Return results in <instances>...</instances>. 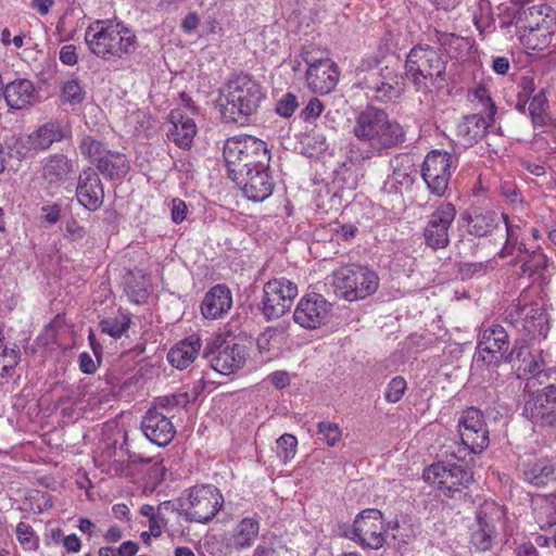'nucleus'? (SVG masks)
I'll return each instance as SVG.
<instances>
[{"label": "nucleus", "instance_id": "obj_1", "mask_svg": "<svg viewBox=\"0 0 556 556\" xmlns=\"http://www.w3.org/2000/svg\"><path fill=\"white\" fill-rule=\"evenodd\" d=\"M266 98L264 87L252 76L237 75L220 90L217 103L226 124L245 126Z\"/></svg>", "mask_w": 556, "mask_h": 556}, {"label": "nucleus", "instance_id": "obj_2", "mask_svg": "<svg viewBox=\"0 0 556 556\" xmlns=\"http://www.w3.org/2000/svg\"><path fill=\"white\" fill-rule=\"evenodd\" d=\"M351 134L378 153L397 148L406 140L403 126L391 119L384 110L372 105L355 113Z\"/></svg>", "mask_w": 556, "mask_h": 556}, {"label": "nucleus", "instance_id": "obj_3", "mask_svg": "<svg viewBox=\"0 0 556 556\" xmlns=\"http://www.w3.org/2000/svg\"><path fill=\"white\" fill-rule=\"evenodd\" d=\"M446 66L447 58L441 49L420 42L406 55L405 77L417 92L429 94L445 86Z\"/></svg>", "mask_w": 556, "mask_h": 556}, {"label": "nucleus", "instance_id": "obj_4", "mask_svg": "<svg viewBox=\"0 0 556 556\" xmlns=\"http://www.w3.org/2000/svg\"><path fill=\"white\" fill-rule=\"evenodd\" d=\"M89 50L103 60L122 59L137 49V37L121 23L96 21L85 33Z\"/></svg>", "mask_w": 556, "mask_h": 556}, {"label": "nucleus", "instance_id": "obj_5", "mask_svg": "<svg viewBox=\"0 0 556 556\" xmlns=\"http://www.w3.org/2000/svg\"><path fill=\"white\" fill-rule=\"evenodd\" d=\"M223 155L226 162L228 177L241 175L262 166H269L270 154L266 142L244 135L227 139Z\"/></svg>", "mask_w": 556, "mask_h": 556}, {"label": "nucleus", "instance_id": "obj_6", "mask_svg": "<svg viewBox=\"0 0 556 556\" xmlns=\"http://www.w3.org/2000/svg\"><path fill=\"white\" fill-rule=\"evenodd\" d=\"M332 286L339 296L353 302L375 293L379 286V278L368 267L351 264L333 271Z\"/></svg>", "mask_w": 556, "mask_h": 556}, {"label": "nucleus", "instance_id": "obj_7", "mask_svg": "<svg viewBox=\"0 0 556 556\" xmlns=\"http://www.w3.org/2000/svg\"><path fill=\"white\" fill-rule=\"evenodd\" d=\"M551 11L547 5H533L519 11L515 16L521 37L527 39L533 49L547 45L556 29L555 18L549 15Z\"/></svg>", "mask_w": 556, "mask_h": 556}, {"label": "nucleus", "instance_id": "obj_8", "mask_svg": "<svg viewBox=\"0 0 556 556\" xmlns=\"http://www.w3.org/2000/svg\"><path fill=\"white\" fill-rule=\"evenodd\" d=\"M80 152L88 157L106 178L117 180L126 176L130 165L125 154L109 150L105 144L90 136L81 139Z\"/></svg>", "mask_w": 556, "mask_h": 556}, {"label": "nucleus", "instance_id": "obj_9", "mask_svg": "<svg viewBox=\"0 0 556 556\" xmlns=\"http://www.w3.org/2000/svg\"><path fill=\"white\" fill-rule=\"evenodd\" d=\"M223 505L219 490L213 485H197L189 490L181 503L187 521L205 523L212 520Z\"/></svg>", "mask_w": 556, "mask_h": 556}, {"label": "nucleus", "instance_id": "obj_10", "mask_svg": "<svg viewBox=\"0 0 556 556\" xmlns=\"http://www.w3.org/2000/svg\"><path fill=\"white\" fill-rule=\"evenodd\" d=\"M298 295V286L285 278H274L265 282L261 311L266 320H275L288 313Z\"/></svg>", "mask_w": 556, "mask_h": 556}, {"label": "nucleus", "instance_id": "obj_11", "mask_svg": "<svg viewBox=\"0 0 556 556\" xmlns=\"http://www.w3.org/2000/svg\"><path fill=\"white\" fill-rule=\"evenodd\" d=\"M424 479L443 495L453 497L473 481V475L462 465L437 463L424 470Z\"/></svg>", "mask_w": 556, "mask_h": 556}, {"label": "nucleus", "instance_id": "obj_12", "mask_svg": "<svg viewBox=\"0 0 556 556\" xmlns=\"http://www.w3.org/2000/svg\"><path fill=\"white\" fill-rule=\"evenodd\" d=\"M387 528L380 510L370 508L359 513L353 522V540L363 547L379 549L386 543Z\"/></svg>", "mask_w": 556, "mask_h": 556}, {"label": "nucleus", "instance_id": "obj_13", "mask_svg": "<svg viewBox=\"0 0 556 556\" xmlns=\"http://www.w3.org/2000/svg\"><path fill=\"white\" fill-rule=\"evenodd\" d=\"M452 159L450 153L437 150L427 154L421 177L432 194L442 197L445 193L451 179Z\"/></svg>", "mask_w": 556, "mask_h": 556}, {"label": "nucleus", "instance_id": "obj_14", "mask_svg": "<svg viewBox=\"0 0 556 556\" xmlns=\"http://www.w3.org/2000/svg\"><path fill=\"white\" fill-rule=\"evenodd\" d=\"M458 426L462 443L470 453L478 454L488 447L489 430L480 409L476 407L465 409Z\"/></svg>", "mask_w": 556, "mask_h": 556}, {"label": "nucleus", "instance_id": "obj_15", "mask_svg": "<svg viewBox=\"0 0 556 556\" xmlns=\"http://www.w3.org/2000/svg\"><path fill=\"white\" fill-rule=\"evenodd\" d=\"M523 415L535 424H556V387L551 384L543 390L528 394Z\"/></svg>", "mask_w": 556, "mask_h": 556}, {"label": "nucleus", "instance_id": "obj_16", "mask_svg": "<svg viewBox=\"0 0 556 556\" xmlns=\"http://www.w3.org/2000/svg\"><path fill=\"white\" fill-rule=\"evenodd\" d=\"M363 84L367 93H372V97L381 102L397 98L403 90L402 76L390 66L369 72Z\"/></svg>", "mask_w": 556, "mask_h": 556}, {"label": "nucleus", "instance_id": "obj_17", "mask_svg": "<svg viewBox=\"0 0 556 556\" xmlns=\"http://www.w3.org/2000/svg\"><path fill=\"white\" fill-rule=\"evenodd\" d=\"M304 61L308 65L306 81L309 89L321 94L330 92L339 78L334 62L329 58L315 59L307 52L304 54Z\"/></svg>", "mask_w": 556, "mask_h": 556}, {"label": "nucleus", "instance_id": "obj_18", "mask_svg": "<svg viewBox=\"0 0 556 556\" xmlns=\"http://www.w3.org/2000/svg\"><path fill=\"white\" fill-rule=\"evenodd\" d=\"M456 210L452 203H444L429 216L424 237L426 244L433 250L444 249L448 245V229L455 219Z\"/></svg>", "mask_w": 556, "mask_h": 556}, {"label": "nucleus", "instance_id": "obj_19", "mask_svg": "<svg viewBox=\"0 0 556 556\" xmlns=\"http://www.w3.org/2000/svg\"><path fill=\"white\" fill-rule=\"evenodd\" d=\"M268 168L269 166H262L229 178L236 182L249 200L261 202L267 199L274 190V181Z\"/></svg>", "mask_w": 556, "mask_h": 556}, {"label": "nucleus", "instance_id": "obj_20", "mask_svg": "<svg viewBox=\"0 0 556 556\" xmlns=\"http://www.w3.org/2000/svg\"><path fill=\"white\" fill-rule=\"evenodd\" d=\"M330 304L317 293L302 298L293 313L296 324L306 329H316L324 325L330 313Z\"/></svg>", "mask_w": 556, "mask_h": 556}, {"label": "nucleus", "instance_id": "obj_21", "mask_svg": "<svg viewBox=\"0 0 556 556\" xmlns=\"http://www.w3.org/2000/svg\"><path fill=\"white\" fill-rule=\"evenodd\" d=\"M479 355L488 365L500 364L509 350V337L501 325L485 328L478 343Z\"/></svg>", "mask_w": 556, "mask_h": 556}, {"label": "nucleus", "instance_id": "obj_22", "mask_svg": "<svg viewBox=\"0 0 556 556\" xmlns=\"http://www.w3.org/2000/svg\"><path fill=\"white\" fill-rule=\"evenodd\" d=\"M511 323L522 321L523 330L531 337L545 338L549 330L548 316L545 308L536 303L523 307L515 305L508 313Z\"/></svg>", "mask_w": 556, "mask_h": 556}, {"label": "nucleus", "instance_id": "obj_23", "mask_svg": "<svg viewBox=\"0 0 556 556\" xmlns=\"http://www.w3.org/2000/svg\"><path fill=\"white\" fill-rule=\"evenodd\" d=\"M141 429L144 435L159 446H166L176 434L170 417L156 407H151L143 416Z\"/></svg>", "mask_w": 556, "mask_h": 556}, {"label": "nucleus", "instance_id": "obj_24", "mask_svg": "<svg viewBox=\"0 0 556 556\" xmlns=\"http://www.w3.org/2000/svg\"><path fill=\"white\" fill-rule=\"evenodd\" d=\"M392 174L384 180L381 191L386 194H402L415 180L416 169L408 155H396L391 160Z\"/></svg>", "mask_w": 556, "mask_h": 556}, {"label": "nucleus", "instance_id": "obj_25", "mask_svg": "<svg viewBox=\"0 0 556 556\" xmlns=\"http://www.w3.org/2000/svg\"><path fill=\"white\" fill-rule=\"evenodd\" d=\"M76 197L78 202L91 212L101 207L104 199V190L98 174L91 168L80 173L76 188Z\"/></svg>", "mask_w": 556, "mask_h": 556}, {"label": "nucleus", "instance_id": "obj_26", "mask_svg": "<svg viewBox=\"0 0 556 556\" xmlns=\"http://www.w3.org/2000/svg\"><path fill=\"white\" fill-rule=\"evenodd\" d=\"M169 122L172 127L167 131L168 139L181 149H189L198 131L194 121L181 109H175L169 113Z\"/></svg>", "mask_w": 556, "mask_h": 556}, {"label": "nucleus", "instance_id": "obj_27", "mask_svg": "<svg viewBox=\"0 0 556 556\" xmlns=\"http://www.w3.org/2000/svg\"><path fill=\"white\" fill-rule=\"evenodd\" d=\"M232 306L230 289L225 285L211 288L201 304L202 315L207 319H217L229 312Z\"/></svg>", "mask_w": 556, "mask_h": 556}, {"label": "nucleus", "instance_id": "obj_28", "mask_svg": "<svg viewBox=\"0 0 556 556\" xmlns=\"http://www.w3.org/2000/svg\"><path fill=\"white\" fill-rule=\"evenodd\" d=\"M247 356L245 346L235 343L232 345L219 346L210 362L214 370L223 375H229L244 365Z\"/></svg>", "mask_w": 556, "mask_h": 556}, {"label": "nucleus", "instance_id": "obj_29", "mask_svg": "<svg viewBox=\"0 0 556 556\" xmlns=\"http://www.w3.org/2000/svg\"><path fill=\"white\" fill-rule=\"evenodd\" d=\"M70 134L71 129L66 124L59 121H49L29 135L28 144L34 150L43 151L49 149L52 143L68 137Z\"/></svg>", "mask_w": 556, "mask_h": 556}, {"label": "nucleus", "instance_id": "obj_30", "mask_svg": "<svg viewBox=\"0 0 556 556\" xmlns=\"http://www.w3.org/2000/svg\"><path fill=\"white\" fill-rule=\"evenodd\" d=\"M7 104L14 110H22L36 101V89L29 79H15L4 87Z\"/></svg>", "mask_w": 556, "mask_h": 556}, {"label": "nucleus", "instance_id": "obj_31", "mask_svg": "<svg viewBox=\"0 0 556 556\" xmlns=\"http://www.w3.org/2000/svg\"><path fill=\"white\" fill-rule=\"evenodd\" d=\"M201 340L197 336H190L173 346L168 354V362L178 369H185L197 358L200 349Z\"/></svg>", "mask_w": 556, "mask_h": 556}, {"label": "nucleus", "instance_id": "obj_32", "mask_svg": "<svg viewBox=\"0 0 556 556\" xmlns=\"http://www.w3.org/2000/svg\"><path fill=\"white\" fill-rule=\"evenodd\" d=\"M493 121L489 116L481 114H471L463 118L457 126V135L464 140L466 146H472L486 134L488 128Z\"/></svg>", "mask_w": 556, "mask_h": 556}, {"label": "nucleus", "instance_id": "obj_33", "mask_svg": "<svg viewBox=\"0 0 556 556\" xmlns=\"http://www.w3.org/2000/svg\"><path fill=\"white\" fill-rule=\"evenodd\" d=\"M523 480L534 486H544L555 480V466L548 459H535L525 464Z\"/></svg>", "mask_w": 556, "mask_h": 556}, {"label": "nucleus", "instance_id": "obj_34", "mask_svg": "<svg viewBox=\"0 0 556 556\" xmlns=\"http://www.w3.org/2000/svg\"><path fill=\"white\" fill-rule=\"evenodd\" d=\"M532 504L540 529L545 530L556 525V493L539 495Z\"/></svg>", "mask_w": 556, "mask_h": 556}, {"label": "nucleus", "instance_id": "obj_35", "mask_svg": "<svg viewBox=\"0 0 556 556\" xmlns=\"http://www.w3.org/2000/svg\"><path fill=\"white\" fill-rule=\"evenodd\" d=\"M260 532V523L253 518H243L236 527L231 536L236 549L250 547Z\"/></svg>", "mask_w": 556, "mask_h": 556}, {"label": "nucleus", "instance_id": "obj_36", "mask_svg": "<svg viewBox=\"0 0 556 556\" xmlns=\"http://www.w3.org/2000/svg\"><path fill=\"white\" fill-rule=\"evenodd\" d=\"M72 172V162L65 155H54L43 166V178L49 185L64 181Z\"/></svg>", "mask_w": 556, "mask_h": 556}, {"label": "nucleus", "instance_id": "obj_37", "mask_svg": "<svg viewBox=\"0 0 556 556\" xmlns=\"http://www.w3.org/2000/svg\"><path fill=\"white\" fill-rule=\"evenodd\" d=\"M504 511L501 506L494 502H484L478 509L476 527L488 530L489 532L496 531L497 526L502 522Z\"/></svg>", "mask_w": 556, "mask_h": 556}, {"label": "nucleus", "instance_id": "obj_38", "mask_svg": "<svg viewBox=\"0 0 556 556\" xmlns=\"http://www.w3.org/2000/svg\"><path fill=\"white\" fill-rule=\"evenodd\" d=\"M497 226V216L492 211L477 212L469 217L468 227L470 233L477 237H483L492 232Z\"/></svg>", "mask_w": 556, "mask_h": 556}, {"label": "nucleus", "instance_id": "obj_39", "mask_svg": "<svg viewBox=\"0 0 556 556\" xmlns=\"http://www.w3.org/2000/svg\"><path fill=\"white\" fill-rule=\"evenodd\" d=\"M528 110L534 126H545L551 122L548 101L543 90L531 98Z\"/></svg>", "mask_w": 556, "mask_h": 556}, {"label": "nucleus", "instance_id": "obj_40", "mask_svg": "<svg viewBox=\"0 0 556 556\" xmlns=\"http://www.w3.org/2000/svg\"><path fill=\"white\" fill-rule=\"evenodd\" d=\"M59 98L62 104L79 105L86 99V90L77 78L72 77L63 83Z\"/></svg>", "mask_w": 556, "mask_h": 556}, {"label": "nucleus", "instance_id": "obj_41", "mask_svg": "<svg viewBox=\"0 0 556 556\" xmlns=\"http://www.w3.org/2000/svg\"><path fill=\"white\" fill-rule=\"evenodd\" d=\"M515 358L523 363L529 362L528 369L533 374L542 371L539 362L530 361L529 341L526 339L517 340L511 350L506 353L504 361L511 362Z\"/></svg>", "mask_w": 556, "mask_h": 556}, {"label": "nucleus", "instance_id": "obj_42", "mask_svg": "<svg viewBox=\"0 0 556 556\" xmlns=\"http://www.w3.org/2000/svg\"><path fill=\"white\" fill-rule=\"evenodd\" d=\"M130 318L121 314L116 317H109L100 321L101 331L112 338H121L129 328Z\"/></svg>", "mask_w": 556, "mask_h": 556}, {"label": "nucleus", "instance_id": "obj_43", "mask_svg": "<svg viewBox=\"0 0 556 556\" xmlns=\"http://www.w3.org/2000/svg\"><path fill=\"white\" fill-rule=\"evenodd\" d=\"M16 538L25 549L36 551L39 546V540L35 535L33 528L25 522H20L15 529Z\"/></svg>", "mask_w": 556, "mask_h": 556}, {"label": "nucleus", "instance_id": "obj_44", "mask_svg": "<svg viewBox=\"0 0 556 556\" xmlns=\"http://www.w3.org/2000/svg\"><path fill=\"white\" fill-rule=\"evenodd\" d=\"M277 453L283 462L292 459L296 452L298 440L294 435L285 433L277 441Z\"/></svg>", "mask_w": 556, "mask_h": 556}, {"label": "nucleus", "instance_id": "obj_45", "mask_svg": "<svg viewBox=\"0 0 556 556\" xmlns=\"http://www.w3.org/2000/svg\"><path fill=\"white\" fill-rule=\"evenodd\" d=\"M546 263V255L540 249L534 250L528 258L522 261V274H528L529 276H532L534 273H538L541 269L545 268Z\"/></svg>", "mask_w": 556, "mask_h": 556}, {"label": "nucleus", "instance_id": "obj_46", "mask_svg": "<svg viewBox=\"0 0 556 556\" xmlns=\"http://www.w3.org/2000/svg\"><path fill=\"white\" fill-rule=\"evenodd\" d=\"M189 403L188 393H178L173 394L170 396H161L155 399L154 405L152 407H156L157 410L165 409L167 414L169 410L177 406H185Z\"/></svg>", "mask_w": 556, "mask_h": 556}, {"label": "nucleus", "instance_id": "obj_47", "mask_svg": "<svg viewBox=\"0 0 556 556\" xmlns=\"http://www.w3.org/2000/svg\"><path fill=\"white\" fill-rule=\"evenodd\" d=\"M317 429L328 446H334L341 440V429L334 422L320 421L317 425Z\"/></svg>", "mask_w": 556, "mask_h": 556}, {"label": "nucleus", "instance_id": "obj_48", "mask_svg": "<svg viewBox=\"0 0 556 556\" xmlns=\"http://www.w3.org/2000/svg\"><path fill=\"white\" fill-rule=\"evenodd\" d=\"M496 534V531L489 532L485 529L475 527L471 533V543L479 551H488L491 548Z\"/></svg>", "mask_w": 556, "mask_h": 556}, {"label": "nucleus", "instance_id": "obj_49", "mask_svg": "<svg viewBox=\"0 0 556 556\" xmlns=\"http://www.w3.org/2000/svg\"><path fill=\"white\" fill-rule=\"evenodd\" d=\"M407 383L403 377H394L388 384L384 392V399L389 403L399 402L404 395Z\"/></svg>", "mask_w": 556, "mask_h": 556}, {"label": "nucleus", "instance_id": "obj_50", "mask_svg": "<svg viewBox=\"0 0 556 556\" xmlns=\"http://www.w3.org/2000/svg\"><path fill=\"white\" fill-rule=\"evenodd\" d=\"M437 41L443 48L454 49H468L469 42L466 38L456 36L454 34H447L442 31H435Z\"/></svg>", "mask_w": 556, "mask_h": 556}, {"label": "nucleus", "instance_id": "obj_51", "mask_svg": "<svg viewBox=\"0 0 556 556\" xmlns=\"http://www.w3.org/2000/svg\"><path fill=\"white\" fill-rule=\"evenodd\" d=\"M299 106L296 96L288 92L277 101L276 113L282 117H290Z\"/></svg>", "mask_w": 556, "mask_h": 556}, {"label": "nucleus", "instance_id": "obj_52", "mask_svg": "<svg viewBox=\"0 0 556 556\" xmlns=\"http://www.w3.org/2000/svg\"><path fill=\"white\" fill-rule=\"evenodd\" d=\"M458 273L463 280H468L475 276H482L486 273V264L484 263H463L458 267Z\"/></svg>", "mask_w": 556, "mask_h": 556}, {"label": "nucleus", "instance_id": "obj_53", "mask_svg": "<svg viewBox=\"0 0 556 556\" xmlns=\"http://www.w3.org/2000/svg\"><path fill=\"white\" fill-rule=\"evenodd\" d=\"M61 205L58 203L47 204L41 207L39 220L41 224L52 226L60 220Z\"/></svg>", "mask_w": 556, "mask_h": 556}, {"label": "nucleus", "instance_id": "obj_54", "mask_svg": "<svg viewBox=\"0 0 556 556\" xmlns=\"http://www.w3.org/2000/svg\"><path fill=\"white\" fill-rule=\"evenodd\" d=\"M473 96L481 102L482 106L486 110V114L490 121H493L496 113V106L494 105L492 99L490 98L486 88L482 86L478 87L475 90Z\"/></svg>", "mask_w": 556, "mask_h": 556}, {"label": "nucleus", "instance_id": "obj_55", "mask_svg": "<svg viewBox=\"0 0 556 556\" xmlns=\"http://www.w3.org/2000/svg\"><path fill=\"white\" fill-rule=\"evenodd\" d=\"M170 206H172V210H170L172 220L175 224L181 223L186 218L187 213H188V207H187L186 203L182 200L175 198L172 200Z\"/></svg>", "mask_w": 556, "mask_h": 556}, {"label": "nucleus", "instance_id": "obj_56", "mask_svg": "<svg viewBox=\"0 0 556 556\" xmlns=\"http://www.w3.org/2000/svg\"><path fill=\"white\" fill-rule=\"evenodd\" d=\"M60 60L65 65L73 66L78 61L76 47L74 45H65L60 50Z\"/></svg>", "mask_w": 556, "mask_h": 556}, {"label": "nucleus", "instance_id": "obj_57", "mask_svg": "<svg viewBox=\"0 0 556 556\" xmlns=\"http://www.w3.org/2000/svg\"><path fill=\"white\" fill-rule=\"evenodd\" d=\"M324 110L323 103L317 99L313 98L308 101L306 106L302 111V115L305 119L317 117L321 114Z\"/></svg>", "mask_w": 556, "mask_h": 556}, {"label": "nucleus", "instance_id": "obj_58", "mask_svg": "<svg viewBox=\"0 0 556 556\" xmlns=\"http://www.w3.org/2000/svg\"><path fill=\"white\" fill-rule=\"evenodd\" d=\"M501 194L508 199L511 203L521 202L520 191L515 185L510 182H504L501 185Z\"/></svg>", "mask_w": 556, "mask_h": 556}, {"label": "nucleus", "instance_id": "obj_59", "mask_svg": "<svg viewBox=\"0 0 556 556\" xmlns=\"http://www.w3.org/2000/svg\"><path fill=\"white\" fill-rule=\"evenodd\" d=\"M17 354L14 350H10L1 359L2 376H10L11 370L17 364Z\"/></svg>", "mask_w": 556, "mask_h": 556}, {"label": "nucleus", "instance_id": "obj_60", "mask_svg": "<svg viewBox=\"0 0 556 556\" xmlns=\"http://www.w3.org/2000/svg\"><path fill=\"white\" fill-rule=\"evenodd\" d=\"M78 363H79V369L84 374L90 375V374L96 372V370H97L96 362L92 359V357L87 352L80 353V355L78 357Z\"/></svg>", "mask_w": 556, "mask_h": 556}, {"label": "nucleus", "instance_id": "obj_61", "mask_svg": "<svg viewBox=\"0 0 556 556\" xmlns=\"http://www.w3.org/2000/svg\"><path fill=\"white\" fill-rule=\"evenodd\" d=\"M519 87L521 88L518 98L530 99V96L535 90L534 80L532 77L523 76L520 79Z\"/></svg>", "mask_w": 556, "mask_h": 556}, {"label": "nucleus", "instance_id": "obj_62", "mask_svg": "<svg viewBox=\"0 0 556 556\" xmlns=\"http://www.w3.org/2000/svg\"><path fill=\"white\" fill-rule=\"evenodd\" d=\"M63 547L68 553H78L81 548V542L80 539L75 534L66 535L63 541Z\"/></svg>", "mask_w": 556, "mask_h": 556}, {"label": "nucleus", "instance_id": "obj_63", "mask_svg": "<svg viewBox=\"0 0 556 556\" xmlns=\"http://www.w3.org/2000/svg\"><path fill=\"white\" fill-rule=\"evenodd\" d=\"M139 549V546L134 541H125L117 548V556H135Z\"/></svg>", "mask_w": 556, "mask_h": 556}, {"label": "nucleus", "instance_id": "obj_64", "mask_svg": "<svg viewBox=\"0 0 556 556\" xmlns=\"http://www.w3.org/2000/svg\"><path fill=\"white\" fill-rule=\"evenodd\" d=\"M492 68L500 75L507 74L509 70V60L506 56H497L492 62Z\"/></svg>", "mask_w": 556, "mask_h": 556}]
</instances>
